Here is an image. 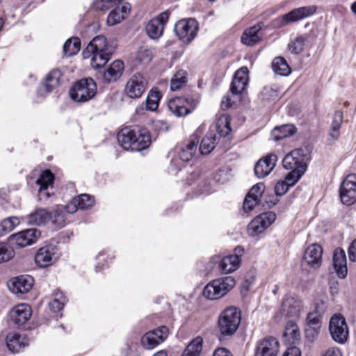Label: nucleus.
I'll return each instance as SVG.
<instances>
[{"label": "nucleus", "instance_id": "nucleus-1", "mask_svg": "<svg viewBox=\"0 0 356 356\" xmlns=\"http://www.w3.org/2000/svg\"><path fill=\"white\" fill-rule=\"evenodd\" d=\"M112 52L103 35L94 38L83 51L84 58H90L91 66L99 69L110 60Z\"/></svg>", "mask_w": 356, "mask_h": 356}, {"label": "nucleus", "instance_id": "nucleus-2", "mask_svg": "<svg viewBox=\"0 0 356 356\" xmlns=\"http://www.w3.org/2000/svg\"><path fill=\"white\" fill-rule=\"evenodd\" d=\"M63 205H56L52 211L44 208H38L23 219L31 225L41 226L51 222L56 228L65 226Z\"/></svg>", "mask_w": 356, "mask_h": 356}, {"label": "nucleus", "instance_id": "nucleus-3", "mask_svg": "<svg viewBox=\"0 0 356 356\" xmlns=\"http://www.w3.org/2000/svg\"><path fill=\"white\" fill-rule=\"evenodd\" d=\"M282 165L285 169L291 170L284 179L290 187L298 182L307 168L299 150L286 154L282 161Z\"/></svg>", "mask_w": 356, "mask_h": 356}, {"label": "nucleus", "instance_id": "nucleus-4", "mask_svg": "<svg viewBox=\"0 0 356 356\" xmlns=\"http://www.w3.org/2000/svg\"><path fill=\"white\" fill-rule=\"evenodd\" d=\"M235 280L231 276L216 279L206 285L203 295L210 300L219 299L225 296L234 286Z\"/></svg>", "mask_w": 356, "mask_h": 356}, {"label": "nucleus", "instance_id": "nucleus-5", "mask_svg": "<svg viewBox=\"0 0 356 356\" xmlns=\"http://www.w3.org/2000/svg\"><path fill=\"white\" fill-rule=\"evenodd\" d=\"M241 321L240 311L231 307L225 309L218 319L220 332L225 336L233 335L237 330Z\"/></svg>", "mask_w": 356, "mask_h": 356}, {"label": "nucleus", "instance_id": "nucleus-6", "mask_svg": "<svg viewBox=\"0 0 356 356\" xmlns=\"http://www.w3.org/2000/svg\"><path fill=\"white\" fill-rule=\"evenodd\" d=\"M97 92V86L91 78L83 79L76 82L70 90L71 98L77 102H86Z\"/></svg>", "mask_w": 356, "mask_h": 356}, {"label": "nucleus", "instance_id": "nucleus-7", "mask_svg": "<svg viewBox=\"0 0 356 356\" xmlns=\"http://www.w3.org/2000/svg\"><path fill=\"white\" fill-rule=\"evenodd\" d=\"M310 15H312V8L310 6L300 7L275 19L273 25L277 28L284 27L309 17Z\"/></svg>", "mask_w": 356, "mask_h": 356}, {"label": "nucleus", "instance_id": "nucleus-8", "mask_svg": "<svg viewBox=\"0 0 356 356\" xmlns=\"http://www.w3.org/2000/svg\"><path fill=\"white\" fill-rule=\"evenodd\" d=\"M329 330L336 342L343 344L348 340V328L345 318L341 314H334L330 321Z\"/></svg>", "mask_w": 356, "mask_h": 356}, {"label": "nucleus", "instance_id": "nucleus-9", "mask_svg": "<svg viewBox=\"0 0 356 356\" xmlns=\"http://www.w3.org/2000/svg\"><path fill=\"white\" fill-rule=\"evenodd\" d=\"M175 31L183 42L188 44L197 35L198 23L192 18L181 19L175 24Z\"/></svg>", "mask_w": 356, "mask_h": 356}, {"label": "nucleus", "instance_id": "nucleus-10", "mask_svg": "<svg viewBox=\"0 0 356 356\" xmlns=\"http://www.w3.org/2000/svg\"><path fill=\"white\" fill-rule=\"evenodd\" d=\"M195 99L193 97H176L168 104V110L177 117H183L191 113L195 107Z\"/></svg>", "mask_w": 356, "mask_h": 356}, {"label": "nucleus", "instance_id": "nucleus-11", "mask_svg": "<svg viewBox=\"0 0 356 356\" xmlns=\"http://www.w3.org/2000/svg\"><path fill=\"white\" fill-rule=\"evenodd\" d=\"M147 88L146 79L140 74L132 75L127 81L124 94L131 99L140 98L145 92Z\"/></svg>", "mask_w": 356, "mask_h": 356}, {"label": "nucleus", "instance_id": "nucleus-12", "mask_svg": "<svg viewBox=\"0 0 356 356\" xmlns=\"http://www.w3.org/2000/svg\"><path fill=\"white\" fill-rule=\"evenodd\" d=\"M58 258L56 245H46L38 250L35 254V262L40 268L51 266Z\"/></svg>", "mask_w": 356, "mask_h": 356}, {"label": "nucleus", "instance_id": "nucleus-13", "mask_svg": "<svg viewBox=\"0 0 356 356\" xmlns=\"http://www.w3.org/2000/svg\"><path fill=\"white\" fill-rule=\"evenodd\" d=\"M340 198L343 204L351 205L356 201V175H348L340 187Z\"/></svg>", "mask_w": 356, "mask_h": 356}, {"label": "nucleus", "instance_id": "nucleus-14", "mask_svg": "<svg viewBox=\"0 0 356 356\" xmlns=\"http://www.w3.org/2000/svg\"><path fill=\"white\" fill-rule=\"evenodd\" d=\"M276 219L273 212L261 213L255 217L248 225V232L252 236H256L263 232Z\"/></svg>", "mask_w": 356, "mask_h": 356}, {"label": "nucleus", "instance_id": "nucleus-15", "mask_svg": "<svg viewBox=\"0 0 356 356\" xmlns=\"http://www.w3.org/2000/svg\"><path fill=\"white\" fill-rule=\"evenodd\" d=\"M168 335V328L160 326L157 329L148 332L141 339V343L146 349H152L162 343Z\"/></svg>", "mask_w": 356, "mask_h": 356}, {"label": "nucleus", "instance_id": "nucleus-16", "mask_svg": "<svg viewBox=\"0 0 356 356\" xmlns=\"http://www.w3.org/2000/svg\"><path fill=\"white\" fill-rule=\"evenodd\" d=\"M168 18V12L164 11L148 22L146 26V32L150 38L156 40L162 35Z\"/></svg>", "mask_w": 356, "mask_h": 356}, {"label": "nucleus", "instance_id": "nucleus-17", "mask_svg": "<svg viewBox=\"0 0 356 356\" xmlns=\"http://www.w3.org/2000/svg\"><path fill=\"white\" fill-rule=\"evenodd\" d=\"M280 343L277 339L265 337L257 342L255 356H277Z\"/></svg>", "mask_w": 356, "mask_h": 356}, {"label": "nucleus", "instance_id": "nucleus-18", "mask_svg": "<svg viewBox=\"0 0 356 356\" xmlns=\"http://www.w3.org/2000/svg\"><path fill=\"white\" fill-rule=\"evenodd\" d=\"M33 284V279L29 275H21L9 280L8 286L10 291L15 294L29 292Z\"/></svg>", "mask_w": 356, "mask_h": 356}, {"label": "nucleus", "instance_id": "nucleus-19", "mask_svg": "<svg viewBox=\"0 0 356 356\" xmlns=\"http://www.w3.org/2000/svg\"><path fill=\"white\" fill-rule=\"evenodd\" d=\"M40 234V231L38 229L31 228L13 235L12 239L17 246L23 248L36 242Z\"/></svg>", "mask_w": 356, "mask_h": 356}, {"label": "nucleus", "instance_id": "nucleus-20", "mask_svg": "<svg viewBox=\"0 0 356 356\" xmlns=\"http://www.w3.org/2000/svg\"><path fill=\"white\" fill-rule=\"evenodd\" d=\"M277 161V156L272 154L259 160L254 166L255 175L259 178L268 175L274 169Z\"/></svg>", "mask_w": 356, "mask_h": 356}, {"label": "nucleus", "instance_id": "nucleus-21", "mask_svg": "<svg viewBox=\"0 0 356 356\" xmlns=\"http://www.w3.org/2000/svg\"><path fill=\"white\" fill-rule=\"evenodd\" d=\"M248 81V70L243 67L235 72L230 86L232 95H239L245 88Z\"/></svg>", "mask_w": 356, "mask_h": 356}, {"label": "nucleus", "instance_id": "nucleus-22", "mask_svg": "<svg viewBox=\"0 0 356 356\" xmlns=\"http://www.w3.org/2000/svg\"><path fill=\"white\" fill-rule=\"evenodd\" d=\"M31 308L26 304H19L10 312V317L13 323L22 325L31 318Z\"/></svg>", "mask_w": 356, "mask_h": 356}, {"label": "nucleus", "instance_id": "nucleus-23", "mask_svg": "<svg viewBox=\"0 0 356 356\" xmlns=\"http://www.w3.org/2000/svg\"><path fill=\"white\" fill-rule=\"evenodd\" d=\"M333 266L337 276L344 279L348 273L347 261L346 252L343 250L338 248L333 252Z\"/></svg>", "mask_w": 356, "mask_h": 356}, {"label": "nucleus", "instance_id": "nucleus-24", "mask_svg": "<svg viewBox=\"0 0 356 356\" xmlns=\"http://www.w3.org/2000/svg\"><path fill=\"white\" fill-rule=\"evenodd\" d=\"M54 181V175L50 170H44L39 178L36 180V184L39 186L38 193L40 199L42 197L49 198L51 197V193L45 191L49 186L53 185Z\"/></svg>", "mask_w": 356, "mask_h": 356}, {"label": "nucleus", "instance_id": "nucleus-25", "mask_svg": "<svg viewBox=\"0 0 356 356\" xmlns=\"http://www.w3.org/2000/svg\"><path fill=\"white\" fill-rule=\"evenodd\" d=\"M327 307V302L323 300H317L315 302L314 311H313V335L314 332L316 334L320 332Z\"/></svg>", "mask_w": 356, "mask_h": 356}, {"label": "nucleus", "instance_id": "nucleus-26", "mask_svg": "<svg viewBox=\"0 0 356 356\" xmlns=\"http://www.w3.org/2000/svg\"><path fill=\"white\" fill-rule=\"evenodd\" d=\"M283 340L286 344L291 346H296L300 341V330L294 322H287L283 333Z\"/></svg>", "mask_w": 356, "mask_h": 356}, {"label": "nucleus", "instance_id": "nucleus-27", "mask_svg": "<svg viewBox=\"0 0 356 356\" xmlns=\"http://www.w3.org/2000/svg\"><path fill=\"white\" fill-rule=\"evenodd\" d=\"M124 71L122 61L116 60L113 62L106 71L102 74V79L106 83L116 81L120 78Z\"/></svg>", "mask_w": 356, "mask_h": 356}, {"label": "nucleus", "instance_id": "nucleus-28", "mask_svg": "<svg viewBox=\"0 0 356 356\" xmlns=\"http://www.w3.org/2000/svg\"><path fill=\"white\" fill-rule=\"evenodd\" d=\"M131 10V5L124 3L120 6L115 8L107 17V24L109 26H114L125 19Z\"/></svg>", "mask_w": 356, "mask_h": 356}, {"label": "nucleus", "instance_id": "nucleus-29", "mask_svg": "<svg viewBox=\"0 0 356 356\" xmlns=\"http://www.w3.org/2000/svg\"><path fill=\"white\" fill-rule=\"evenodd\" d=\"M136 137L132 145V151H140L146 149L151 144V138L146 129H134Z\"/></svg>", "mask_w": 356, "mask_h": 356}, {"label": "nucleus", "instance_id": "nucleus-30", "mask_svg": "<svg viewBox=\"0 0 356 356\" xmlns=\"http://www.w3.org/2000/svg\"><path fill=\"white\" fill-rule=\"evenodd\" d=\"M134 137H136L134 129L125 127L119 131L117 135V140L123 149L132 151Z\"/></svg>", "mask_w": 356, "mask_h": 356}, {"label": "nucleus", "instance_id": "nucleus-31", "mask_svg": "<svg viewBox=\"0 0 356 356\" xmlns=\"http://www.w3.org/2000/svg\"><path fill=\"white\" fill-rule=\"evenodd\" d=\"M6 344L12 353H17L28 345V339L17 333H9L6 337Z\"/></svg>", "mask_w": 356, "mask_h": 356}, {"label": "nucleus", "instance_id": "nucleus-32", "mask_svg": "<svg viewBox=\"0 0 356 356\" xmlns=\"http://www.w3.org/2000/svg\"><path fill=\"white\" fill-rule=\"evenodd\" d=\"M262 26L259 24H255L252 27L245 29L241 36V42L246 45L252 46L258 42L261 36L260 31Z\"/></svg>", "mask_w": 356, "mask_h": 356}, {"label": "nucleus", "instance_id": "nucleus-33", "mask_svg": "<svg viewBox=\"0 0 356 356\" xmlns=\"http://www.w3.org/2000/svg\"><path fill=\"white\" fill-rule=\"evenodd\" d=\"M241 265V258L234 255L225 257L220 263L221 272L225 274L232 273L236 270Z\"/></svg>", "mask_w": 356, "mask_h": 356}, {"label": "nucleus", "instance_id": "nucleus-34", "mask_svg": "<svg viewBox=\"0 0 356 356\" xmlns=\"http://www.w3.org/2000/svg\"><path fill=\"white\" fill-rule=\"evenodd\" d=\"M296 132V128L293 124H286L275 127L271 132V136L274 140L278 141L293 136Z\"/></svg>", "mask_w": 356, "mask_h": 356}, {"label": "nucleus", "instance_id": "nucleus-35", "mask_svg": "<svg viewBox=\"0 0 356 356\" xmlns=\"http://www.w3.org/2000/svg\"><path fill=\"white\" fill-rule=\"evenodd\" d=\"M62 74L58 69L52 70L45 77L44 87L47 92H51L58 86Z\"/></svg>", "mask_w": 356, "mask_h": 356}, {"label": "nucleus", "instance_id": "nucleus-36", "mask_svg": "<svg viewBox=\"0 0 356 356\" xmlns=\"http://www.w3.org/2000/svg\"><path fill=\"white\" fill-rule=\"evenodd\" d=\"M217 138L215 133L209 131L202 139L200 145V152L202 154H209L216 147Z\"/></svg>", "mask_w": 356, "mask_h": 356}, {"label": "nucleus", "instance_id": "nucleus-37", "mask_svg": "<svg viewBox=\"0 0 356 356\" xmlns=\"http://www.w3.org/2000/svg\"><path fill=\"white\" fill-rule=\"evenodd\" d=\"M309 35H302L296 38L288 45L289 50L293 54H300L309 43Z\"/></svg>", "mask_w": 356, "mask_h": 356}, {"label": "nucleus", "instance_id": "nucleus-38", "mask_svg": "<svg viewBox=\"0 0 356 356\" xmlns=\"http://www.w3.org/2000/svg\"><path fill=\"white\" fill-rule=\"evenodd\" d=\"M202 338L197 337L189 343L181 356H200L202 350Z\"/></svg>", "mask_w": 356, "mask_h": 356}, {"label": "nucleus", "instance_id": "nucleus-39", "mask_svg": "<svg viewBox=\"0 0 356 356\" xmlns=\"http://www.w3.org/2000/svg\"><path fill=\"white\" fill-rule=\"evenodd\" d=\"M272 69L280 76H286L291 74V68L282 57H276L272 62Z\"/></svg>", "mask_w": 356, "mask_h": 356}, {"label": "nucleus", "instance_id": "nucleus-40", "mask_svg": "<svg viewBox=\"0 0 356 356\" xmlns=\"http://www.w3.org/2000/svg\"><path fill=\"white\" fill-rule=\"evenodd\" d=\"M230 116L227 114L221 115L216 122V131L222 137H226L232 131L230 127Z\"/></svg>", "mask_w": 356, "mask_h": 356}, {"label": "nucleus", "instance_id": "nucleus-41", "mask_svg": "<svg viewBox=\"0 0 356 356\" xmlns=\"http://www.w3.org/2000/svg\"><path fill=\"white\" fill-rule=\"evenodd\" d=\"M81 49V41L78 38L68 39L63 45V53L67 56L76 54Z\"/></svg>", "mask_w": 356, "mask_h": 356}, {"label": "nucleus", "instance_id": "nucleus-42", "mask_svg": "<svg viewBox=\"0 0 356 356\" xmlns=\"http://www.w3.org/2000/svg\"><path fill=\"white\" fill-rule=\"evenodd\" d=\"M20 222L17 217L7 218L0 222V237L10 232Z\"/></svg>", "mask_w": 356, "mask_h": 356}, {"label": "nucleus", "instance_id": "nucleus-43", "mask_svg": "<svg viewBox=\"0 0 356 356\" xmlns=\"http://www.w3.org/2000/svg\"><path fill=\"white\" fill-rule=\"evenodd\" d=\"M187 82V72L185 70H178L171 79L170 88L172 90L180 89Z\"/></svg>", "mask_w": 356, "mask_h": 356}, {"label": "nucleus", "instance_id": "nucleus-44", "mask_svg": "<svg viewBox=\"0 0 356 356\" xmlns=\"http://www.w3.org/2000/svg\"><path fill=\"white\" fill-rule=\"evenodd\" d=\"M197 140H191L179 153L180 159L185 161H189L195 155L197 149Z\"/></svg>", "mask_w": 356, "mask_h": 356}, {"label": "nucleus", "instance_id": "nucleus-45", "mask_svg": "<svg viewBox=\"0 0 356 356\" xmlns=\"http://www.w3.org/2000/svg\"><path fill=\"white\" fill-rule=\"evenodd\" d=\"M161 97V94L156 90L152 89L146 99L147 109L151 111H155L159 106V102Z\"/></svg>", "mask_w": 356, "mask_h": 356}, {"label": "nucleus", "instance_id": "nucleus-46", "mask_svg": "<svg viewBox=\"0 0 356 356\" xmlns=\"http://www.w3.org/2000/svg\"><path fill=\"white\" fill-rule=\"evenodd\" d=\"M323 250L318 244L313 243V270L319 268L323 262Z\"/></svg>", "mask_w": 356, "mask_h": 356}, {"label": "nucleus", "instance_id": "nucleus-47", "mask_svg": "<svg viewBox=\"0 0 356 356\" xmlns=\"http://www.w3.org/2000/svg\"><path fill=\"white\" fill-rule=\"evenodd\" d=\"M15 256V251L5 243H0V264L7 262Z\"/></svg>", "mask_w": 356, "mask_h": 356}, {"label": "nucleus", "instance_id": "nucleus-48", "mask_svg": "<svg viewBox=\"0 0 356 356\" xmlns=\"http://www.w3.org/2000/svg\"><path fill=\"white\" fill-rule=\"evenodd\" d=\"M301 268L307 274L309 273L312 270V250H310V245L305 250L301 261Z\"/></svg>", "mask_w": 356, "mask_h": 356}, {"label": "nucleus", "instance_id": "nucleus-49", "mask_svg": "<svg viewBox=\"0 0 356 356\" xmlns=\"http://www.w3.org/2000/svg\"><path fill=\"white\" fill-rule=\"evenodd\" d=\"M65 297L62 292H58L54 294V298L49 302V308L54 312H58L64 307Z\"/></svg>", "mask_w": 356, "mask_h": 356}, {"label": "nucleus", "instance_id": "nucleus-50", "mask_svg": "<svg viewBox=\"0 0 356 356\" xmlns=\"http://www.w3.org/2000/svg\"><path fill=\"white\" fill-rule=\"evenodd\" d=\"M79 209H86L93 206L94 200L88 194H82L75 197Z\"/></svg>", "mask_w": 356, "mask_h": 356}, {"label": "nucleus", "instance_id": "nucleus-51", "mask_svg": "<svg viewBox=\"0 0 356 356\" xmlns=\"http://www.w3.org/2000/svg\"><path fill=\"white\" fill-rule=\"evenodd\" d=\"M152 58V54L150 50L147 48L141 47L138 51L137 58L143 64L149 63Z\"/></svg>", "mask_w": 356, "mask_h": 356}, {"label": "nucleus", "instance_id": "nucleus-52", "mask_svg": "<svg viewBox=\"0 0 356 356\" xmlns=\"http://www.w3.org/2000/svg\"><path fill=\"white\" fill-rule=\"evenodd\" d=\"M265 189V186L263 183H258L254 185L250 190L248 194L252 195V197L259 201V198L262 195Z\"/></svg>", "mask_w": 356, "mask_h": 356}, {"label": "nucleus", "instance_id": "nucleus-53", "mask_svg": "<svg viewBox=\"0 0 356 356\" xmlns=\"http://www.w3.org/2000/svg\"><path fill=\"white\" fill-rule=\"evenodd\" d=\"M259 203V201L252 197V195L248 194L243 202V209L245 212L252 211L254 207Z\"/></svg>", "mask_w": 356, "mask_h": 356}, {"label": "nucleus", "instance_id": "nucleus-54", "mask_svg": "<svg viewBox=\"0 0 356 356\" xmlns=\"http://www.w3.org/2000/svg\"><path fill=\"white\" fill-rule=\"evenodd\" d=\"M289 188L290 186L286 184V182H285L284 179L280 180L275 186V193L277 195L281 196L285 194Z\"/></svg>", "mask_w": 356, "mask_h": 356}, {"label": "nucleus", "instance_id": "nucleus-55", "mask_svg": "<svg viewBox=\"0 0 356 356\" xmlns=\"http://www.w3.org/2000/svg\"><path fill=\"white\" fill-rule=\"evenodd\" d=\"M63 207V215L65 218V224L66 223V217L65 213H73L77 211L78 209H79L77 201L75 198H74L70 202H69L66 206Z\"/></svg>", "mask_w": 356, "mask_h": 356}, {"label": "nucleus", "instance_id": "nucleus-56", "mask_svg": "<svg viewBox=\"0 0 356 356\" xmlns=\"http://www.w3.org/2000/svg\"><path fill=\"white\" fill-rule=\"evenodd\" d=\"M343 112L341 111H337L332 117V120L331 123V127L339 129L343 122Z\"/></svg>", "mask_w": 356, "mask_h": 356}, {"label": "nucleus", "instance_id": "nucleus-57", "mask_svg": "<svg viewBox=\"0 0 356 356\" xmlns=\"http://www.w3.org/2000/svg\"><path fill=\"white\" fill-rule=\"evenodd\" d=\"M339 136L340 129L331 127L328 134L327 141L330 144H332L339 139Z\"/></svg>", "mask_w": 356, "mask_h": 356}, {"label": "nucleus", "instance_id": "nucleus-58", "mask_svg": "<svg viewBox=\"0 0 356 356\" xmlns=\"http://www.w3.org/2000/svg\"><path fill=\"white\" fill-rule=\"evenodd\" d=\"M283 356H301V352L297 346L288 347Z\"/></svg>", "mask_w": 356, "mask_h": 356}, {"label": "nucleus", "instance_id": "nucleus-59", "mask_svg": "<svg viewBox=\"0 0 356 356\" xmlns=\"http://www.w3.org/2000/svg\"><path fill=\"white\" fill-rule=\"evenodd\" d=\"M234 101L232 99L229 95H225L222 97L221 101V108L223 110L228 108L232 105Z\"/></svg>", "mask_w": 356, "mask_h": 356}, {"label": "nucleus", "instance_id": "nucleus-60", "mask_svg": "<svg viewBox=\"0 0 356 356\" xmlns=\"http://www.w3.org/2000/svg\"><path fill=\"white\" fill-rule=\"evenodd\" d=\"M348 255L351 261H356V238L351 243L348 248Z\"/></svg>", "mask_w": 356, "mask_h": 356}, {"label": "nucleus", "instance_id": "nucleus-61", "mask_svg": "<svg viewBox=\"0 0 356 356\" xmlns=\"http://www.w3.org/2000/svg\"><path fill=\"white\" fill-rule=\"evenodd\" d=\"M323 356H342V353L338 348H330L325 351Z\"/></svg>", "mask_w": 356, "mask_h": 356}, {"label": "nucleus", "instance_id": "nucleus-62", "mask_svg": "<svg viewBox=\"0 0 356 356\" xmlns=\"http://www.w3.org/2000/svg\"><path fill=\"white\" fill-rule=\"evenodd\" d=\"M213 356H232V354L225 348H218L213 353Z\"/></svg>", "mask_w": 356, "mask_h": 356}, {"label": "nucleus", "instance_id": "nucleus-63", "mask_svg": "<svg viewBox=\"0 0 356 356\" xmlns=\"http://www.w3.org/2000/svg\"><path fill=\"white\" fill-rule=\"evenodd\" d=\"M339 286V283L337 281L330 282V291L332 295L338 293Z\"/></svg>", "mask_w": 356, "mask_h": 356}, {"label": "nucleus", "instance_id": "nucleus-64", "mask_svg": "<svg viewBox=\"0 0 356 356\" xmlns=\"http://www.w3.org/2000/svg\"><path fill=\"white\" fill-rule=\"evenodd\" d=\"M243 248L241 246H237L234 249V254L233 255L237 256V257L240 258L241 256L243 254Z\"/></svg>", "mask_w": 356, "mask_h": 356}]
</instances>
